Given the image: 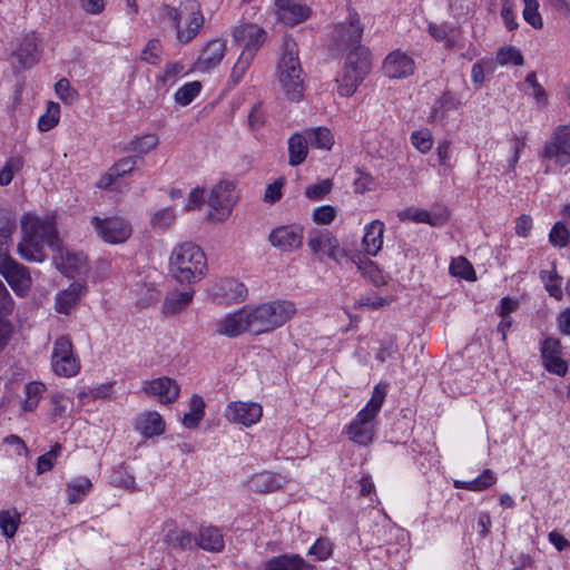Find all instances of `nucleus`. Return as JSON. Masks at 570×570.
<instances>
[{"mask_svg":"<svg viewBox=\"0 0 570 570\" xmlns=\"http://www.w3.org/2000/svg\"><path fill=\"white\" fill-rule=\"evenodd\" d=\"M22 238L17 249L29 262H43L46 243L53 252V263L62 274L75 277L87 273V257L82 253H72L63 248L51 220L26 214L21 219Z\"/></svg>","mask_w":570,"mask_h":570,"instance_id":"obj_1","label":"nucleus"},{"mask_svg":"<svg viewBox=\"0 0 570 570\" xmlns=\"http://www.w3.org/2000/svg\"><path fill=\"white\" fill-rule=\"evenodd\" d=\"M206 269V257L198 245L185 242L173 249L169 257V271L178 282L190 284L200 281Z\"/></svg>","mask_w":570,"mask_h":570,"instance_id":"obj_2","label":"nucleus"},{"mask_svg":"<svg viewBox=\"0 0 570 570\" xmlns=\"http://www.w3.org/2000/svg\"><path fill=\"white\" fill-rule=\"evenodd\" d=\"M250 324V333L262 334L274 331L296 314L295 305L285 299H276L257 306L246 305Z\"/></svg>","mask_w":570,"mask_h":570,"instance_id":"obj_3","label":"nucleus"},{"mask_svg":"<svg viewBox=\"0 0 570 570\" xmlns=\"http://www.w3.org/2000/svg\"><path fill=\"white\" fill-rule=\"evenodd\" d=\"M163 17L171 22L179 43L187 45L200 32L205 19L200 6L195 0L181 2L178 8L161 6Z\"/></svg>","mask_w":570,"mask_h":570,"instance_id":"obj_4","label":"nucleus"},{"mask_svg":"<svg viewBox=\"0 0 570 570\" xmlns=\"http://www.w3.org/2000/svg\"><path fill=\"white\" fill-rule=\"evenodd\" d=\"M278 79L287 98L298 101L303 97L304 80L303 70L298 60V48L295 40L285 37L283 41L282 57L278 62Z\"/></svg>","mask_w":570,"mask_h":570,"instance_id":"obj_5","label":"nucleus"},{"mask_svg":"<svg viewBox=\"0 0 570 570\" xmlns=\"http://www.w3.org/2000/svg\"><path fill=\"white\" fill-rule=\"evenodd\" d=\"M371 70L370 52L363 46H355L346 56L341 77L336 79L342 97H351Z\"/></svg>","mask_w":570,"mask_h":570,"instance_id":"obj_6","label":"nucleus"},{"mask_svg":"<svg viewBox=\"0 0 570 570\" xmlns=\"http://www.w3.org/2000/svg\"><path fill=\"white\" fill-rule=\"evenodd\" d=\"M384 399L385 392L376 386L365 407L357 413L356 417L346 428L350 439L353 442L360 445H368L372 443L374 438L372 421L380 412Z\"/></svg>","mask_w":570,"mask_h":570,"instance_id":"obj_7","label":"nucleus"},{"mask_svg":"<svg viewBox=\"0 0 570 570\" xmlns=\"http://www.w3.org/2000/svg\"><path fill=\"white\" fill-rule=\"evenodd\" d=\"M237 199L234 183L222 180L216 184L207 199V204L214 212L208 215V219L224 222L230 215Z\"/></svg>","mask_w":570,"mask_h":570,"instance_id":"obj_8","label":"nucleus"},{"mask_svg":"<svg viewBox=\"0 0 570 570\" xmlns=\"http://www.w3.org/2000/svg\"><path fill=\"white\" fill-rule=\"evenodd\" d=\"M540 156L553 160L560 167L570 164L569 125H560L554 128L550 139L544 142Z\"/></svg>","mask_w":570,"mask_h":570,"instance_id":"obj_9","label":"nucleus"},{"mask_svg":"<svg viewBox=\"0 0 570 570\" xmlns=\"http://www.w3.org/2000/svg\"><path fill=\"white\" fill-rule=\"evenodd\" d=\"M51 364L53 372L59 376L70 377L79 372L80 365L72 353V343L69 337L60 336L56 340Z\"/></svg>","mask_w":570,"mask_h":570,"instance_id":"obj_10","label":"nucleus"},{"mask_svg":"<svg viewBox=\"0 0 570 570\" xmlns=\"http://www.w3.org/2000/svg\"><path fill=\"white\" fill-rule=\"evenodd\" d=\"M91 223L98 235L110 244L124 243L131 235V226L122 217L115 216L101 219L98 216H94Z\"/></svg>","mask_w":570,"mask_h":570,"instance_id":"obj_11","label":"nucleus"},{"mask_svg":"<svg viewBox=\"0 0 570 570\" xmlns=\"http://www.w3.org/2000/svg\"><path fill=\"white\" fill-rule=\"evenodd\" d=\"M39 60L38 40L35 33L26 35L12 52L10 65L14 72L35 66Z\"/></svg>","mask_w":570,"mask_h":570,"instance_id":"obj_12","label":"nucleus"},{"mask_svg":"<svg viewBox=\"0 0 570 570\" xmlns=\"http://www.w3.org/2000/svg\"><path fill=\"white\" fill-rule=\"evenodd\" d=\"M227 47L223 39H210L202 49L197 60L194 63V70L198 72H209L215 69L225 57Z\"/></svg>","mask_w":570,"mask_h":570,"instance_id":"obj_13","label":"nucleus"},{"mask_svg":"<svg viewBox=\"0 0 570 570\" xmlns=\"http://www.w3.org/2000/svg\"><path fill=\"white\" fill-rule=\"evenodd\" d=\"M262 414V406L254 402H232L225 411V416L229 422L245 426L257 423Z\"/></svg>","mask_w":570,"mask_h":570,"instance_id":"obj_14","label":"nucleus"},{"mask_svg":"<svg viewBox=\"0 0 570 570\" xmlns=\"http://www.w3.org/2000/svg\"><path fill=\"white\" fill-rule=\"evenodd\" d=\"M561 343L553 337L546 338L541 344V358L546 370L559 376L568 372L567 362L561 358Z\"/></svg>","mask_w":570,"mask_h":570,"instance_id":"obj_15","label":"nucleus"},{"mask_svg":"<svg viewBox=\"0 0 570 570\" xmlns=\"http://www.w3.org/2000/svg\"><path fill=\"white\" fill-rule=\"evenodd\" d=\"M142 391L157 397L160 403L169 404L178 399L180 389L175 380L163 376L144 382Z\"/></svg>","mask_w":570,"mask_h":570,"instance_id":"obj_16","label":"nucleus"},{"mask_svg":"<svg viewBox=\"0 0 570 570\" xmlns=\"http://www.w3.org/2000/svg\"><path fill=\"white\" fill-rule=\"evenodd\" d=\"M247 309L244 306L239 311L228 314L218 320L215 325V333L228 337L238 336L245 332L250 333V324Z\"/></svg>","mask_w":570,"mask_h":570,"instance_id":"obj_17","label":"nucleus"},{"mask_svg":"<svg viewBox=\"0 0 570 570\" xmlns=\"http://www.w3.org/2000/svg\"><path fill=\"white\" fill-rule=\"evenodd\" d=\"M0 273L18 295H24L31 286L28 268L14 259L1 264Z\"/></svg>","mask_w":570,"mask_h":570,"instance_id":"obj_18","label":"nucleus"},{"mask_svg":"<svg viewBox=\"0 0 570 570\" xmlns=\"http://www.w3.org/2000/svg\"><path fill=\"white\" fill-rule=\"evenodd\" d=\"M233 37L236 42L243 46V51L255 56L265 41L266 32L257 24L245 23L234 29Z\"/></svg>","mask_w":570,"mask_h":570,"instance_id":"obj_19","label":"nucleus"},{"mask_svg":"<svg viewBox=\"0 0 570 570\" xmlns=\"http://www.w3.org/2000/svg\"><path fill=\"white\" fill-rule=\"evenodd\" d=\"M384 73L391 79H401L414 72V60L405 52L395 50L389 53L383 63Z\"/></svg>","mask_w":570,"mask_h":570,"instance_id":"obj_20","label":"nucleus"},{"mask_svg":"<svg viewBox=\"0 0 570 570\" xmlns=\"http://www.w3.org/2000/svg\"><path fill=\"white\" fill-rule=\"evenodd\" d=\"M269 242L274 247L284 252H292L302 246L303 234L298 227L281 226L272 230Z\"/></svg>","mask_w":570,"mask_h":570,"instance_id":"obj_21","label":"nucleus"},{"mask_svg":"<svg viewBox=\"0 0 570 570\" xmlns=\"http://www.w3.org/2000/svg\"><path fill=\"white\" fill-rule=\"evenodd\" d=\"M308 247L314 253L323 252L336 262L346 255L345 250L340 247V243L336 237L330 232L318 233L315 236L309 237Z\"/></svg>","mask_w":570,"mask_h":570,"instance_id":"obj_22","label":"nucleus"},{"mask_svg":"<svg viewBox=\"0 0 570 570\" xmlns=\"http://www.w3.org/2000/svg\"><path fill=\"white\" fill-rule=\"evenodd\" d=\"M278 19L287 26H296L311 17V9L306 6L288 2V0H278L276 6Z\"/></svg>","mask_w":570,"mask_h":570,"instance_id":"obj_23","label":"nucleus"},{"mask_svg":"<svg viewBox=\"0 0 570 570\" xmlns=\"http://www.w3.org/2000/svg\"><path fill=\"white\" fill-rule=\"evenodd\" d=\"M285 479L278 474L264 471L254 474L247 482L249 490L257 493H269L282 488Z\"/></svg>","mask_w":570,"mask_h":570,"instance_id":"obj_24","label":"nucleus"},{"mask_svg":"<svg viewBox=\"0 0 570 570\" xmlns=\"http://www.w3.org/2000/svg\"><path fill=\"white\" fill-rule=\"evenodd\" d=\"M135 429L145 438H153L165 432V421L158 412H146L137 417Z\"/></svg>","mask_w":570,"mask_h":570,"instance_id":"obj_25","label":"nucleus"},{"mask_svg":"<svg viewBox=\"0 0 570 570\" xmlns=\"http://www.w3.org/2000/svg\"><path fill=\"white\" fill-rule=\"evenodd\" d=\"M86 293V286L81 283H72L56 296V309L58 313L69 314L81 296Z\"/></svg>","mask_w":570,"mask_h":570,"instance_id":"obj_26","label":"nucleus"},{"mask_svg":"<svg viewBox=\"0 0 570 570\" xmlns=\"http://www.w3.org/2000/svg\"><path fill=\"white\" fill-rule=\"evenodd\" d=\"M384 224L381 220H373L365 226V234L362 239L363 249L367 255L375 256L383 245Z\"/></svg>","mask_w":570,"mask_h":570,"instance_id":"obj_27","label":"nucleus"},{"mask_svg":"<svg viewBox=\"0 0 570 570\" xmlns=\"http://www.w3.org/2000/svg\"><path fill=\"white\" fill-rule=\"evenodd\" d=\"M315 566L306 562L298 554L273 557L266 563V570H315Z\"/></svg>","mask_w":570,"mask_h":570,"instance_id":"obj_28","label":"nucleus"},{"mask_svg":"<svg viewBox=\"0 0 570 570\" xmlns=\"http://www.w3.org/2000/svg\"><path fill=\"white\" fill-rule=\"evenodd\" d=\"M336 37L341 42L347 46H354L360 42L363 28L356 13L351 14L347 22L340 23L336 29Z\"/></svg>","mask_w":570,"mask_h":570,"instance_id":"obj_29","label":"nucleus"},{"mask_svg":"<svg viewBox=\"0 0 570 570\" xmlns=\"http://www.w3.org/2000/svg\"><path fill=\"white\" fill-rule=\"evenodd\" d=\"M194 539L196 546L210 552H219L224 548L223 534L214 527L202 528L198 537Z\"/></svg>","mask_w":570,"mask_h":570,"instance_id":"obj_30","label":"nucleus"},{"mask_svg":"<svg viewBox=\"0 0 570 570\" xmlns=\"http://www.w3.org/2000/svg\"><path fill=\"white\" fill-rule=\"evenodd\" d=\"M308 145L309 142L305 132L294 134L288 139V164L291 166H298L305 160L307 156Z\"/></svg>","mask_w":570,"mask_h":570,"instance_id":"obj_31","label":"nucleus"},{"mask_svg":"<svg viewBox=\"0 0 570 570\" xmlns=\"http://www.w3.org/2000/svg\"><path fill=\"white\" fill-rule=\"evenodd\" d=\"M194 291L170 292L163 304V313L166 315H175L184 311L191 302Z\"/></svg>","mask_w":570,"mask_h":570,"instance_id":"obj_32","label":"nucleus"},{"mask_svg":"<svg viewBox=\"0 0 570 570\" xmlns=\"http://www.w3.org/2000/svg\"><path fill=\"white\" fill-rule=\"evenodd\" d=\"M164 540L168 547L175 550L183 551L195 546V539L191 533L179 528L168 530Z\"/></svg>","mask_w":570,"mask_h":570,"instance_id":"obj_33","label":"nucleus"},{"mask_svg":"<svg viewBox=\"0 0 570 570\" xmlns=\"http://www.w3.org/2000/svg\"><path fill=\"white\" fill-rule=\"evenodd\" d=\"M399 216L401 219L409 218L415 223H426L435 227L443 226L448 220V217L443 214L432 216L428 210L415 208H409Z\"/></svg>","mask_w":570,"mask_h":570,"instance_id":"obj_34","label":"nucleus"},{"mask_svg":"<svg viewBox=\"0 0 570 570\" xmlns=\"http://www.w3.org/2000/svg\"><path fill=\"white\" fill-rule=\"evenodd\" d=\"M304 132L313 148L330 150L334 144V136L326 127L311 128Z\"/></svg>","mask_w":570,"mask_h":570,"instance_id":"obj_35","label":"nucleus"},{"mask_svg":"<svg viewBox=\"0 0 570 570\" xmlns=\"http://www.w3.org/2000/svg\"><path fill=\"white\" fill-rule=\"evenodd\" d=\"M495 482V475L490 469H485L478 478L471 481H454L456 489H466L470 491H483Z\"/></svg>","mask_w":570,"mask_h":570,"instance_id":"obj_36","label":"nucleus"},{"mask_svg":"<svg viewBox=\"0 0 570 570\" xmlns=\"http://www.w3.org/2000/svg\"><path fill=\"white\" fill-rule=\"evenodd\" d=\"M205 402L202 396L194 394L189 401V412L185 413L183 424L188 429L196 428L204 416Z\"/></svg>","mask_w":570,"mask_h":570,"instance_id":"obj_37","label":"nucleus"},{"mask_svg":"<svg viewBox=\"0 0 570 570\" xmlns=\"http://www.w3.org/2000/svg\"><path fill=\"white\" fill-rule=\"evenodd\" d=\"M92 483L88 478H78L68 484L69 503H78L90 491Z\"/></svg>","mask_w":570,"mask_h":570,"instance_id":"obj_38","label":"nucleus"},{"mask_svg":"<svg viewBox=\"0 0 570 570\" xmlns=\"http://www.w3.org/2000/svg\"><path fill=\"white\" fill-rule=\"evenodd\" d=\"M60 106L57 102L49 101L46 114L39 118L38 128L40 131H48L59 122Z\"/></svg>","mask_w":570,"mask_h":570,"instance_id":"obj_39","label":"nucleus"},{"mask_svg":"<svg viewBox=\"0 0 570 570\" xmlns=\"http://www.w3.org/2000/svg\"><path fill=\"white\" fill-rule=\"evenodd\" d=\"M159 144L156 135H145L130 141L129 149L137 154V157H141L155 149Z\"/></svg>","mask_w":570,"mask_h":570,"instance_id":"obj_40","label":"nucleus"},{"mask_svg":"<svg viewBox=\"0 0 570 570\" xmlns=\"http://www.w3.org/2000/svg\"><path fill=\"white\" fill-rule=\"evenodd\" d=\"M46 391V385L41 382H31L26 386V394L27 397L23 402V410L24 411H33Z\"/></svg>","mask_w":570,"mask_h":570,"instance_id":"obj_41","label":"nucleus"},{"mask_svg":"<svg viewBox=\"0 0 570 570\" xmlns=\"http://www.w3.org/2000/svg\"><path fill=\"white\" fill-rule=\"evenodd\" d=\"M450 273L468 281H474L475 274L472 264L463 256L454 258L450 265Z\"/></svg>","mask_w":570,"mask_h":570,"instance_id":"obj_42","label":"nucleus"},{"mask_svg":"<svg viewBox=\"0 0 570 570\" xmlns=\"http://www.w3.org/2000/svg\"><path fill=\"white\" fill-rule=\"evenodd\" d=\"M353 262L356 264L357 269L361 271L363 275L366 276L375 286H382L386 283L383 275L372 261L360 259L358 262H355L353 258Z\"/></svg>","mask_w":570,"mask_h":570,"instance_id":"obj_43","label":"nucleus"},{"mask_svg":"<svg viewBox=\"0 0 570 570\" xmlns=\"http://www.w3.org/2000/svg\"><path fill=\"white\" fill-rule=\"evenodd\" d=\"M456 107L455 99L449 92H444L434 104L431 117L434 120H442L446 116V111Z\"/></svg>","mask_w":570,"mask_h":570,"instance_id":"obj_44","label":"nucleus"},{"mask_svg":"<svg viewBox=\"0 0 570 570\" xmlns=\"http://www.w3.org/2000/svg\"><path fill=\"white\" fill-rule=\"evenodd\" d=\"M254 57L250 52L242 51L230 73V80L234 85H237L243 79Z\"/></svg>","mask_w":570,"mask_h":570,"instance_id":"obj_45","label":"nucleus"},{"mask_svg":"<svg viewBox=\"0 0 570 570\" xmlns=\"http://www.w3.org/2000/svg\"><path fill=\"white\" fill-rule=\"evenodd\" d=\"M202 85L199 81H191L184 85L175 94V99L178 104L186 106L199 94Z\"/></svg>","mask_w":570,"mask_h":570,"instance_id":"obj_46","label":"nucleus"},{"mask_svg":"<svg viewBox=\"0 0 570 570\" xmlns=\"http://www.w3.org/2000/svg\"><path fill=\"white\" fill-rule=\"evenodd\" d=\"M19 521L20 515L17 512H0V528L8 538H12L16 534Z\"/></svg>","mask_w":570,"mask_h":570,"instance_id":"obj_47","label":"nucleus"},{"mask_svg":"<svg viewBox=\"0 0 570 570\" xmlns=\"http://www.w3.org/2000/svg\"><path fill=\"white\" fill-rule=\"evenodd\" d=\"M23 161L21 157L10 158L0 170V186H8L16 173L22 168Z\"/></svg>","mask_w":570,"mask_h":570,"instance_id":"obj_48","label":"nucleus"},{"mask_svg":"<svg viewBox=\"0 0 570 570\" xmlns=\"http://www.w3.org/2000/svg\"><path fill=\"white\" fill-rule=\"evenodd\" d=\"M524 9H523V18L524 20L531 24L535 29H541L543 23L541 16L539 13V3L537 0H523Z\"/></svg>","mask_w":570,"mask_h":570,"instance_id":"obj_49","label":"nucleus"},{"mask_svg":"<svg viewBox=\"0 0 570 570\" xmlns=\"http://www.w3.org/2000/svg\"><path fill=\"white\" fill-rule=\"evenodd\" d=\"M14 230V224H8L0 228V265L11 261L9 256V248L11 245V236Z\"/></svg>","mask_w":570,"mask_h":570,"instance_id":"obj_50","label":"nucleus"},{"mask_svg":"<svg viewBox=\"0 0 570 570\" xmlns=\"http://www.w3.org/2000/svg\"><path fill=\"white\" fill-rule=\"evenodd\" d=\"M55 91L66 105H72L78 99V92L71 88L67 78H61L57 81Z\"/></svg>","mask_w":570,"mask_h":570,"instance_id":"obj_51","label":"nucleus"},{"mask_svg":"<svg viewBox=\"0 0 570 570\" xmlns=\"http://www.w3.org/2000/svg\"><path fill=\"white\" fill-rule=\"evenodd\" d=\"M333 552V544L326 538H320L309 548L307 554L314 556L318 561L327 560Z\"/></svg>","mask_w":570,"mask_h":570,"instance_id":"obj_52","label":"nucleus"},{"mask_svg":"<svg viewBox=\"0 0 570 570\" xmlns=\"http://www.w3.org/2000/svg\"><path fill=\"white\" fill-rule=\"evenodd\" d=\"M61 449H62L61 444L56 443L49 452H47L38 458V463H37V473L38 474H42L53 468L55 461H56L59 452L61 451Z\"/></svg>","mask_w":570,"mask_h":570,"instance_id":"obj_53","label":"nucleus"},{"mask_svg":"<svg viewBox=\"0 0 570 570\" xmlns=\"http://www.w3.org/2000/svg\"><path fill=\"white\" fill-rule=\"evenodd\" d=\"M570 233L560 222H557L549 234L550 243L556 247H566L569 243Z\"/></svg>","mask_w":570,"mask_h":570,"instance_id":"obj_54","label":"nucleus"},{"mask_svg":"<svg viewBox=\"0 0 570 570\" xmlns=\"http://www.w3.org/2000/svg\"><path fill=\"white\" fill-rule=\"evenodd\" d=\"M332 187V180L324 179L317 184L307 186L305 189V196L312 200H320L331 191Z\"/></svg>","mask_w":570,"mask_h":570,"instance_id":"obj_55","label":"nucleus"},{"mask_svg":"<svg viewBox=\"0 0 570 570\" xmlns=\"http://www.w3.org/2000/svg\"><path fill=\"white\" fill-rule=\"evenodd\" d=\"M497 60L500 65L513 63L514 66H521L523 63V56L517 48L509 47L498 51Z\"/></svg>","mask_w":570,"mask_h":570,"instance_id":"obj_56","label":"nucleus"},{"mask_svg":"<svg viewBox=\"0 0 570 570\" xmlns=\"http://www.w3.org/2000/svg\"><path fill=\"white\" fill-rule=\"evenodd\" d=\"M161 55V45L159 40L151 39L148 41L147 46L144 48L140 55V59L147 63L156 65Z\"/></svg>","mask_w":570,"mask_h":570,"instance_id":"obj_57","label":"nucleus"},{"mask_svg":"<svg viewBox=\"0 0 570 570\" xmlns=\"http://www.w3.org/2000/svg\"><path fill=\"white\" fill-rule=\"evenodd\" d=\"M412 144L421 153H428L432 147V136L428 129L413 131L411 135Z\"/></svg>","mask_w":570,"mask_h":570,"instance_id":"obj_58","label":"nucleus"},{"mask_svg":"<svg viewBox=\"0 0 570 570\" xmlns=\"http://www.w3.org/2000/svg\"><path fill=\"white\" fill-rule=\"evenodd\" d=\"M136 166V157L128 156L119 159L116 164H114L110 169L112 170V175H116L117 178H120L135 169Z\"/></svg>","mask_w":570,"mask_h":570,"instance_id":"obj_59","label":"nucleus"},{"mask_svg":"<svg viewBox=\"0 0 570 570\" xmlns=\"http://www.w3.org/2000/svg\"><path fill=\"white\" fill-rule=\"evenodd\" d=\"M175 220V214L169 208H164L155 213L151 219V225L158 228H167Z\"/></svg>","mask_w":570,"mask_h":570,"instance_id":"obj_60","label":"nucleus"},{"mask_svg":"<svg viewBox=\"0 0 570 570\" xmlns=\"http://www.w3.org/2000/svg\"><path fill=\"white\" fill-rule=\"evenodd\" d=\"M358 308L379 309L389 305V301L377 295H367L361 297L356 303Z\"/></svg>","mask_w":570,"mask_h":570,"instance_id":"obj_61","label":"nucleus"},{"mask_svg":"<svg viewBox=\"0 0 570 570\" xmlns=\"http://www.w3.org/2000/svg\"><path fill=\"white\" fill-rule=\"evenodd\" d=\"M284 185V179L279 178L275 180L273 184H269L266 187L264 200L269 204H274L282 197V187Z\"/></svg>","mask_w":570,"mask_h":570,"instance_id":"obj_62","label":"nucleus"},{"mask_svg":"<svg viewBox=\"0 0 570 570\" xmlns=\"http://www.w3.org/2000/svg\"><path fill=\"white\" fill-rule=\"evenodd\" d=\"M313 218L318 224H330L335 218L334 207L326 205L314 209Z\"/></svg>","mask_w":570,"mask_h":570,"instance_id":"obj_63","label":"nucleus"},{"mask_svg":"<svg viewBox=\"0 0 570 570\" xmlns=\"http://www.w3.org/2000/svg\"><path fill=\"white\" fill-rule=\"evenodd\" d=\"M13 309V302L4 284L0 281V316L10 314Z\"/></svg>","mask_w":570,"mask_h":570,"instance_id":"obj_64","label":"nucleus"}]
</instances>
